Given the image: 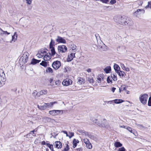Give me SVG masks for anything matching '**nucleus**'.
<instances>
[{
    "label": "nucleus",
    "instance_id": "f257e3e1",
    "mask_svg": "<svg viewBox=\"0 0 151 151\" xmlns=\"http://www.w3.org/2000/svg\"><path fill=\"white\" fill-rule=\"evenodd\" d=\"M6 81V77L3 70L0 69V87L5 84Z\"/></svg>",
    "mask_w": 151,
    "mask_h": 151
},
{
    "label": "nucleus",
    "instance_id": "f03ea898",
    "mask_svg": "<svg viewBox=\"0 0 151 151\" xmlns=\"http://www.w3.org/2000/svg\"><path fill=\"white\" fill-rule=\"evenodd\" d=\"M148 97V96L147 94H143L140 96L139 97V100L142 104H145L147 103Z\"/></svg>",
    "mask_w": 151,
    "mask_h": 151
},
{
    "label": "nucleus",
    "instance_id": "7ed1b4c3",
    "mask_svg": "<svg viewBox=\"0 0 151 151\" xmlns=\"http://www.w3.org/2000/svg\"><path fill=\"white\" fill-rule=\"evenodd\" d=\"M93 123L96 124L99 126H101L104 127H107L108 126V123L106 119H104L103 120L101 123H100L99 122H95V121L93 120Z\"/></svg>",
    "mask_w": 151,
    "mask_h": 151
},
{
    "label": "nucleus",
    "instance_id": "20e7f679",
    "mask_svg": "<svg viewBox=\"0 0 151 151\" xmlns=\"http://www.w3.org/2000/svg\"><path fill=\"white\" fill-rule=\"evenodd\" d=\"M145 12V10L143 9H138L133 14L136 17H140L142 14H144Z\"/></svg>",
    "mask_w": 151,
    "mask_h": 151
},
{
    "label": "nucleus",
    "instance_id": "39448f33",
    "mask_svg": "<svg viewBox=\"0 0 151 151\" xmlns=\"http://www.w3.org/2000/svg\"><path fill=\"white\" fill-rule=\"evenodd\" d=\"M63 111L60 110H55L50 111L49 114L53 116H55L61 114H62Z\"/></svg>",
    "mask_w": 151,
    "mask_h": 151
},
{
    "label": "nucleus",
    "instance_id": "423d86ee",
    "mask_svg": "<svg viewBox=\"0 0 151 151\" xmlns=\"http://www.w3.org/2000/svg\"><path fill=\"white\" fill-rule=\"evenodd\" d=\"M125 20L124 25H127L128 26H132L133 25V21L130 18L126 17Z\"/></svg>",
    "mask_w": 151,
    "mask_h": 151
},
{
    "label": "nucleus",
    "instance_id": "0eeeda50",
    "mask_svg": "<svg viewBox=\"0 0 151 151\" xmlns=\"http://www.w3.org/2000/svg\"><path fill=\"white\" fill-rule=\"evenodd\" d=\"M61 65L60 61L57 60L53 63L52 66L55 69L57 70L60 67Z\"/></svg>",
    "mask_w": 151,
    "mask_h": 151
},
{
    "label": "nucleus",
    "instance_id": "6e6552de",
    "mask_svg": "<svg viewBox=\"0 0 151 151\" xmlns=\"http://www.w3.org/2000/svg\"><path fill=\"white\" fill-rule=\"evenodd\" d=\"M58 49L59 52L64 53L67 50V48L65 45H59L58 46Z\"/></svg>",
    "mask_w": 151,
    "mask_h": 151
},
{
    "label": "nucleus",
    "instance_id": "1a4fd4ad",
    "mask_svg": "<svg viewBox=\"0 0 151 151\" xmlns=\"http://www.w3.org/2000/svg\"><path fill=\"white\" fill-rule=\"evenodd\" d=\"M72 80L69 79H66L64 80L62 82V84L63 85L65 86H68L72 83Z\"/></svg>",
    "mask_w": 151,
    "mask_h": 151
},
{
    "label": "nucleus",
    "instance_id": "9d476101",
    "mask_svg": "<svg viewBox=\"0 0 151 151\" xmlns=\"http://www.w3.org/2000/svg\"><path fill=\"white\" fill-rule=\"evenodd\" d=\"M57 38L56 39V41L58 43H63L65 44L66 43V40L63 38L59 36H58Z\"/></svg>",
    "mask_w": 151,
    "mask_h": 151
},
{
    "label": "nucleus",
    "instance_id": "9b49d317",
    "mask_svg": "<svg viewBox=\"0 0 151 151\" xmlns=\"http://www.w3.org/2000/svg\"><path fill=\"white\" fill-rule=\"evenodd\" d=\"M27 59H25V58L22 56L19 59V63L20 65L23 66L24 64L27 63Z\"/></svg>",
    "mask_w": 151,
    "mask_h": 151
},
{
    "label": "nucleus",
    "instance_id": "f8f14e48",
    "mask_svg": "<svg viewBox=\"0 0 151 151\" xmlns=\"http://www.w3.org/2000/svg\"><path fill=\"white\" fill-rule=\"evenodd\" d=\"M75 53H71L68 56L67 59V61L68 62L71 61L73 60V58L75 57Z\"/></svg>",
    "mask_w": 151,
    "mask_h": 151
},
{
    "label": "nucleus",
    "instance_id": "ddd939ff",
    "mask_svg": "<svg viewBox=\"0 0 151 151\" xmlns=\"http://www.w3.org/2000/svg\"><path fill=\"white\" fill-rule=\"evenodd\" d=\"M57 102H50L49 103H45V104L47 108L52 107L54 104H56Z\"/></svg>",
    "mask_w": 151,
    "mask_h": 151
},
{
    "label": "nucleus",
    "instance_id": "4468645a",
    "mask_svg": "<svg viewBox=\"0 0 151 151\" xmlns=\"http://www.w3.org/2000/svg\"><path fill=\"white\" fill-rule=\"evenodd\" d=\"M44 60L45 61L48 60L51 58V54L49 52L47 53L45 55L44 57Z\"/></svg>",
    "mask_w": 151,
    "mask_h": 151
},
{
    "label": "nucleus",
    "instance_id": "2eb2a0df",
    "mask_svg": "<svg viewBox=\"0 0 151 151\" xmlns=\"http://www.w3.org/2000/svg\"><path fill=\"white\" fill-rule=\"evenodd\" d=\"M122 19V17L120 16L115 17L114 18V21L117 23L120 24L121 20Z\"/></svg>",
    "mask_w": 151,
    "mask_h": 151
},
{
    "label": "nucleus",
    "instance_id": "dca6fc26",
    "mask_svg": "<svg viewBox=\"0 0 151 151\" xmlns=\"http://www.w3.org/2000/svg\"><path fill=\"white\" fill-rule=\"evenodd\" d=\"M55 145L56 147L57 148H60L62 147V143L59 141H55Z\"/></svg>",
    "mask_w": 151,
    "mask_h": 151
},
{
    "label": "nucleus",
    "instance_id": "f3484780",
    "mask_svg": "<svg viewBox=\"0 0 151 151\" xmlns=\"http://www.w3.org/2000/svg\"><path fill=\"white\" fill-rule=\"evenodd\" d=\"M46 53L47 52L46 51L44 50H42L40 51V53H39L37 55H39L40 56V57H42L44 56Z\"/></svg>",
    "mask_w": 151,
    "mask_h": 151
},
{
    "label": "nucleus",
    "instance_id": "a211bd4d",
    "mask_svg": "<svg viewBox=\"0 0 151 151\" xmlns=\"http://www.w3.org/2000/svg\"><path fill=\"white\" fill-rule=\"evenodd\" d=\"M40 60H38L35 58H33L32 60V61L29 64L35 65L37 63H39L40 62Z\"/></svg>",
    "mask_w": 151,
    "mask_h": 151
},
{
    "label": "nucleus",
    "instance_id": "6ab92c4d",
    "mask_svg": "<svg viewBox=\"0 0 151 151\" xmlns=\"http://www.w3.org/2000/svg\"><path fill=\"white\" fill-rule=\"evenodd\" d=\"M114 67L116 73L118 72V71H120V68L118 65L115 64L114 65Z\"/></svg>",
    "mask_w": 151,
    "mask_h": 151
},
{
    "label": "nucleus",
    "instance_id": "aec40b11",
    "mask_svg": "<svg viewBox=\"0 0 151 151\" xmlns=\"http://www.w3.org/2000/svg\"><path fill=\"white\" fill-rule=\"evenodd\" d=\"M114 146L116 148L122 147V145L120 142H116L114 143Z\"/></svg>",
    "mask_w": 151,
    "mask_h": 151
},
{
    "label": "nucleus",
    "instance_id": "412c9836",
    "mask_svg": "<svg viewBox=\"0 0 151 151\" xmlns=\"http://www.w3.org/2000/svg\"><path fill=\"white\" fill-rule=\"evenodd\" d=\"M70 47L73 52H76V51L77 46L74 44H71Z\"/></svg>",
    "mask_w": 151,
    "mask_h": 151
},
{
    "label": "nucleus",
    "instance_id": "4be33fe9",
    "mask_svg": "<svg viewBox=\"0 0 151 151\" xmlns=\"http://www.w3.org/2000/svg\"><path fill=\"white\" fill-rule=\"evenodd\" d=\"M111 67L108 66L106 67L104 69V70L106 73H108L110 72L111 71Z\"/></svg>",
    "mask_w": 151,
    "mask_h": 151
},
{
    "label": "nucleus",
    "instance_id": "5701e85b",
    "mask_svg": "<svg viewBox=\"0 0 151 151\" xmlns=\"http://www.w3.org/2000/svg\"><path fill=\"white\" fill-rule=\"evenodd\" d=\"M116 73H118V75L120 76H122V77L126 75L124 71L120 70L119 71H118V72H117Z\"/></svg>",
    "mask_w": 151,
    "mask_h": 151
},
{
    "label": "nucleus",
    "instance_id": "b1692460",
    "mask_svg": "<svg viewBox=\"0 0 151 151\" xmlns=\"http://www.w3.org/2000/svg\"><path fill=\"white\" fill-rule=\"evenodd\" d=\"M29 56V54L27 52H25L24 53L23 56V58H25V59H27V60H28V57Z\"/></svg>",
    "mask_w": 151,
    "mask_h": 151
},
{
    "label": "nucleus",
    "instance_id": "393cba45",
    "mask_svg": "<svg viewBox=\"0 0 151 151\" xmlns=\"http://www.w3.org/2000/svg\"><path fill=\"white\" fill-rule=\"evenodd\" d=\"M51 49V55L52 56H54V55L56 54V52L55 51V48L54 47H49Z\"/></svg>",
    "mask_w": 151,
    "mask_h": 151
},
{
    "label": "nucleus",
    "instance_id": "a878e982",
    "mask_svg": "<svg viewBox=\"0 0 151 151\" xmlns=\"http://www.w3.org/2000/svg\"><path fill=\"white\" fill-rule=\"evenodd\" d=\"M136 125L137 126V127L140 129H145L146 128V127L142 124H136Z\"/></svg>",
    "mask_w": 151,
    "mask_h": 151
},
{
    "label": "nucleus",
    "instance_id": "bb28decb",
    "mask_svg": "<svg viewBox=\"0 0 151 151\" xmlns=\"http://www.w3.org/2000/svg\"><path fill=\"white\" fill-rule=\"evenodd\" d=\"M79 141L78 140H76L74 139L73 140V147L75 148L77 144L78 143Z\"/></svg>",
    "mask_w": 151,
    "mask_h": 151
},
{
    "label": "nucleus",
    "instance_id": "cd10ccee",
    "mask_svg": "<svg viewBox=\"0 0 151 151\" xmlns=\"http://www.w3.org/2000/svg\"><path fill=\"white\" fill-rule=\"evenodd\" d=\"M17 38V35L16 33V32H15L14 35L12 36V40L11 42H12V41H14L15 42Z\"/></svg>",
    "mask_w": 151,
    "mask_h": 151
},
{
    "label": "nucleus",
    "instance_id": "c85d7f7f",
    "mask_svg": "<svg viewBox=\"0 0 151 151\" xmlns=\"http://www.w3.org/2000/svg\"><path fill=\"white\" fill-rule=\"evenodd\" d=\"M115 104H119L124 101L122 99H116L113 100Z\"/></svg>",
    "mask_w": 151,
    "mask_h": 151
},
{
    "label": "nucleus",
    "instance_id": "c756f323",
    "mask_svg": "<svg viewBox=\"0 0 151 151\" xmlns=\"http://www.w3.org/2000/svg\"><path fill=\"white\" fill-rule=\"evenodd\" d=\"M111 77L113 80L114 81H116L117 80V78L116 75V73H113L111 74Z\"/></svg>",
    "mask_w": 151,
    "mask_h": 151
},
{
    "label": "nucleus",
    "instance_id": "7c9ffc66",
    "mask_svg": "<svg viewBox=\"0 0 151 151\" xmlns=\"http://www.w3.org/2000/svg\"><path fill=\"white\" fill-rule=\"evenodd\" d=\"M103 77V76L101 74L99 75L97 77V80H96V82L98 83H101V78Z\"/></svg>",
    "mask_w": 151,
    "mask_h": 151
},
{
    "label": "nucleus",
    "instance_id": "2f4dec72",
    "mask_svg": "<svg viewBox=\"0 0 151 151\" xmlns=\"http://www.w3.org/2000/svg\"><path fill=\"white\" fill-rule=\"evenodd\" d=\"M38 107L39 109L41 110H43L47 109V108L45 104L44 105L42 106H39L38 105Z\"/></svg>",
    "mask_w": 151,
    "mask_h": 151
},
{
    "label": "nucleus",
    "instance_id": "473e14b6",
    "mask_svg": "<svg viewBox=\"0 0 151 151\" xmlns=\"http://www.w3.org/2000/svg\"><path fill=\"white\" fill-rule=\"evenodd\" d=\"M47 93V90H41L40 92V95H43L46 94Z\"/></svg>",
    "mask_w": 151,
    "mask_h": 151
},
{
    "label": "nucleus",
    "instance_id": "72a5a7b5",
    "mask_svg": "<svg viewBox=\"0 0 151 151\" xmlns=\"http://www.w3.org/2000/svg\"><path fill=\"white\" fill-rule=\"evenodd\" d=\"M126 17H122V20H121V22H120V24L124 25V21L125 20Z\"/></svg>",
    "mask_w": 151,
    "mask_h": 151
},
{
    "label": "nucleus",
    "instance_id": "f704fd0d",
    "mask_svg": "<svg viewBox=\"0 0 151 151\" xmlns=\"http://www.w3.org/2000/svg\"><path fill=\"white\" fill-rule=\"evenodd\" d=\"M55 44V41L53 40L52 39H51V41L49 45V47H53V46Z\"/></svg>",
    "mask_w": 151,
    "mask_h": 151
},
{
    "label": "nucleus",
    "instance_id": "c9c22d12",
    "mask_svg": "<svg viewBox=\"0 0 151 151\" xmlns=\"http://www.w3.org/2000/svg\"><path fill=\"white\" fill-rule=\"evenodd\" d=\"M46 120L47 122H53L54 121V120L50 118L46 117L45 119Z\"/></svg>",
    "mask_w": 151,
    "mask_h": 151
},
{
    "label": "nucleus",
    "instance_id": "e433bc0d",
    "mask_svg": "<svg viewBox=\"0 0 151 151\" xmlns=\"http://www.w3.org/2000/svg\"><path fill=\"white\" fill-rule=\"evenodd\" d=\"M78 82L80 84H82V83H84V80L83 78H79L78 79Z\"/></svg>",
    "mask_w": 151,
    "mask_h": 151
},
{
    "label": "nucleus",
    "instance_id": "4c0bfd02",
    "mask_svg": "<svg viewBox=\"0 0 151 151\" xmlns=\"http://www.w3.org/2000/svg\"><path fill=\"white\" fill-rule=\"evenodd\" d=\"M46 72H49V73H52V70L50 67L47 68V69L46 70Z\"/></svg>",
    "mask_w": 151,
    "mask_h": 151
},
{
    "label": "nucleus",
    "instance_id": "58836bf2",
    "mask_svg": "<svg viewBox=\"0 0 151 151\" xmlns=\"http://www.w3.org/2000/svg\"><path fill=\"white\" fill-rule=\"evenodd\" d=\"M83 142L86 145L90 142L89 140L87 138L84 139H83Z\"/></svg>",
    "mask_w": 151,
    "mask_h": 151
},
{
    "label": "nucleus",
    "instance_id": "ea45409f",
    "mask_svg": "<svg viewBox=\"0 0 151 151\" xmlns=\"http://www.w3.org/2000/svg\"><path fill=\"white\" fill-rule=\"evenodd\" d=\"M40 64L44 67H46L47 66V62L45 61H42V63H40Z\"/></svg>",
    "mask_w": 151,
    "mask_h": 151
},
{
    "label": "nucleus",
    "instance_id": "a19ab883",
    "mask_svg": "<svg viewBox=\"0 0 151 151\" xmlns=\"http://www.w3.org/2000/svg\"><path fill=\"white\" fill-rule=\"evenodd\" d=\"M148 8H151V1H149L148 2V4L145 7L146 9Z\"/></svg>",
    "mask_w": 151,
    "mask_h": 151
},
{
    "label": "nucleus",
    "instance_id": "79ce46f5",
    "mask_svg": "<svg viewBox=\"0 0 151 151\" xmlns=\"http://www.w3.org/2000/svg\"><path fill=\"white\" fill-rule=\"evenodd\" d=\"M86 145L87 147L89 149H91L92 148V145L90 142Z\"/></svg>",
    "mask_w": 151,
    "mask_h": 151
},
{
    "label": "nucleus",
    "instance_id": "37998d69",
    "mask_svg": "<svg viewBox=\"0 0 151 151\" xmlns=\"http://www.w3.org/2000/svg\"><path fill=\"white\" fill-rule=\"evenodd\" d=\"M88 81L90 83H93L94 82L93 78L91 77L88 78Z\"/></svg>",
    "mask_w": 151,
    "mask_h": 151
},
{
    "label": "nucleus",
    "instance_id": "c03bdc74",
    "mask_svg": "<svg viewBox=\"0 0 151 151\" xmlns=\"http://www.w3.org/2000/svg\"><path fill=\"white\" fill-rule=\"evenodd\" d=\"M69 148V146L68 144H66V147L65 148L63 151H68Z\"/></svg>",
    "mask_w": 151,
    "mask_h": 151
},
{
    "label": "nucleus",
    "instance_id": "a18cd8bd",
    "mask_svg": "<svg viewBox=\"0 0 151 151\" xmlns=\"http://www.w3.org/2000/svg\"><path fill=\"white\" fill-rule=\"evenodd\" d=\"M107 82L108 83H112V80H110L109 77H108V78H107Z\"/></svg>",
    "mask_w": 151,
    "mask_h": 151
},
{
    "label": "nucleus",
    "instance_id": "49530a36",
    "mask_svg": "<svg viewBox=\"0 0 151 151\" xmlns=\"http://www.w3.org/2000/svg\"><path fill=\"white\" fill-rule=\"evenodd\" d=\"M118 151H126V150L124 147L119 148Z\"/></svg>",
    "mask_w": 151,
    "mask_h": 151
},
{
    "label": "nucleus",
    "instance_id": "de8ad7c7",
    "mask_svg": "<svg viewBox=\"0 0 151 151\" xmlns=\"http://www.w3.org/2000/svg\"><path fill=\"white\" fill-rule=\"evenodd\" d=\"M60 80L56 81H55V84L57 86H59L60 83Z\"/></svg>",
    "mask_w": 151,
    "mask_h": 151
},
{
    "label": "nucleus",
    "instance_id": "09e8293b",
    "mask_svg": "<svg viewBox=\"0 0 151 151\" xmlns=\"http://www.w3.org/2000/svg\"><path fill=\"white\" fill-rule=\"evenodd\" d=\"M35 132V131L34 129L32 131H31L29 133H31L30 134H32L33 136L35 137L36 136V134L34 132Z\"/></svg>",
    "mask_w": 151,
    "mask_h": 151
},
{
    "label": "nucleus",
    "instance_id": "8fccbe9b",
    "mask_svg": "<svg viewBox=\"0 0 151 151\" xmlns=\"http://www.w3.org/2000/svg\"><path fill=\"white\" fill-rule=\"evenodd\" d=\"M80 132L82 133H84L85 135H87L88 134V133L87 132L85 131L84 130H81L79 132Z\"/></svg>",
    "mask_w": 151,
    "mask_h": 151
},
{
    "label": "nucleus",
    "instance_id": "3c124183",
    "mask_svg": "<svg viewBox=\"0 0 151 151\" xmlns=\"http://www.w3.org/2000/svg\"><path fill=\"white\" fill-rule=\"evenodd\" d=\"M26 3L29 5H30L32 3V0H26Z\"/></svg>",
    "mask_w": 151,
    "mask_h": 151
},
{
    "label": "nucleus",
    "instance_id": "603ef678",
    "mask_svg": "<svg viewBox=\"0 0 151 151\" xmlns=\"http://www.w3.org/2000/svg\"><path fill=\"white\" fill-rule=\"evenodd\" d=\"M126 88L125 87H122L121 88L119 89V92H120L122 90H126Z\"/></svg>",
    "mask_w": 151,
    "mask_h": 151
},
{
    "label": "nucleus",
    "instance_id": "864d4df0",
    "mask_svg": "<svg viewBox=\"0 0 151 151\" xmlns=\"http://www.w3.org/2000/svg\"><path fill=\"white\" fill-rule=\"evenodd\" d=\"M127 129L128 131H129V132H130L132 133H133L132 132V128L130 127H128L127 128Z\"/></svg>",
    "mask_w": 151,
    "mask_h": 151
},
{
    "label": "nucleus",
    "instance_id": "5fc2aeb1",
    "mask_svg": "<svg viewBox=\"0 0 151 151\" xmlns=\"http://www.w3.org/2000/svg\"><path fill=\"white\" fill-rule=\"evenodd\" d=\"M95 35V37H96V39L97 40L99 39H100V37L99 36V35L98 34H96Z\"/></svg>",
    "mask_w": 151,
    "mask_h": 151
},
{
    "label": "nucleus",
    "instance_id": "6e6d98bb",
    "mask_svg": "<svg viewBox=\"0 0 151 151\" xmlns=\"http://www.w3.org/2000/svg\"><path fill=\"white\" fill-rule=\"evenodd\" d=\"M30 133H29V134H27V135H25L24 136V137L27 138L31 137L32 136H30Z\"/></svg>",
    "mask_w": 151,
    "mask_h": 151
},
{
    "label": "nucleus",
    "instance_id": "4d7b16f0",
    "mask_svg": "<svg viewBox=\"0 0 151 151\" xmlns=\"http://www.w3.org/2000/svg\"><path fill=\"white\" fill-rule=\"evenodd\" d=\"M116 0H111L110 1V3L111 4H112L115 3H116Z\"/></svg>",
    "mask_w": 151,
    "mask_h": 151
},
{
    "label": "nucleus",
    "instance_id": "13d9d810",
    "mask_svg": "<svg viewBox=\"0 0 151 151\" xmlns=\"http://www.w3.org/2000/svg\"><path fill=\"white\" fill-rule=\"evenodd\" d=\"M103 3H107L109 0H99Z\"/></svg>",
    "mask_w": 151,
    "mask_h": 151
},
{
    "label": "nucleus",
    "instance_id": "bf43d9fd",
    "mask_svg": "<svg viewBox=\"0 0 151 151\" xmlns=\"http://www.w3.org/2000/svg\"><path fill=\"white\" fill-rule=\"evenodd\" d=\"M121 64V67L123 69V70H124V69L125 68H126L125 66V65H124L123 64V63H121L120 64Z\"/></svg>",
    "mask_w": 151,
    "mask_h": 151
},
{
    "label": "nucleus",
    "instance_id": "052dcab7",
    "mask_svg": "<svg viewBox=\"0 0 151 151\" xmlns=\"http://www.w3.org/2000/svg\"><path fill=\"white\" fill-rule=\"evenodd\" d=\"M48 147L52 151L53 150V148L52 145H51L50 146H49Z\"/></svg>",
    "mask_w": 151,
    "mask_h": 151
},
{
    "label": "nucleus",
    "instance_id": "680f3d73",
    "mask_svg": "<svg viewBox=\"0 0 151 151\" xmlns=\"http://www.w3.org/2000/svg\"><path fill=\"white\" fill-rule=\"evenodd\" d=\"M69 133L70 134V135L69 136V137L70 138H71L73 136H74V133L73 132H70Z\"/></svg>",
    "mask_w": 151,
    "mask_h": 151
},
{
    "label": "nucleus",
    "instance_id": "e2e57ef3",
    "mask_svg": "<svg viewBox=\"0 0 151 151\" xmlns=\"http://www.w3.org/2000/svg\"><path fill=\"white\" fill-rule=\"evenodd\" d=\"M2 33L3 34H5V35L7 34V35H8L10 34V33L6 31H4Z\"/></svg>",
    "mask_w": 151,
    "mask_h": 151
},
{
    "label": "nucleus",
    "instance_id": "0e129e2a",
    "mask_svg": "<svg viewBox=\"0 0 151 151\" xmlns=\"http://www.w3.org/2000/svg\"><path fill=\"white\" fill-rule=\"evenodd\" d=\"M148 105L149 106H151V100H148Z\"/></svg>",
    "mask_w": 151,
    "mask_h": 151
},
{
    "label": "nucleus",
    "instance_id": "69168bd1",
    "mask_svg": "<svg viewBox=\"0 0 151 151\" xmlns=\"http://www.w3.org/2000/svg\"><path fill=\"white\" fill-rule=\"evenodd\" d=\"M62 132L64 134H66V136L67 137H69V135H68L67 132L65 131H63Z\"/></svg>",
    "mask_w": 151,
    "mask_h": 151
},
{
    "label": "nucleus",
    "instance_id": "338daca9",
    "mask_svg": "<svg viewBox=\"0 0 151 151\" xmlns=\"http://www.w3.org/2000/svg\"><path fill=\"white\" fill-rule=\"evenodd\" d=\"M37 92L36 91H35V92H34L33 93V95L34 96H36L37 95Z\"/></svg>",
    "mask_w": 151,
    "mask_h": 151
},
{
    "label": "nucleus",
    "instance_id": "774afa93",
    "mask_svg": "<svg viewBox=\"0 0 151 151\" xmlns=\"http://www.w3.org/2000/svg\"><path fill=\"white\" fill-rule=\"evenodd\" d=\"M124 70H125L127 71H129V68L128 67H126L124 69Z\"/></svg>",
    "mask_w": 151,
    "mask_h": 151
}]
</instances>
